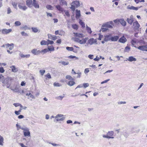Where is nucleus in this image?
I'll return each instance as SVG.
<instances>
[{
  "mask_svg": "<svg viewBox=\"0 0 147 147\" xmlns=\"http://www.w3.org/2000/svg\"><path fill=\"white\" fill-rule=\"evenodd\" d=\"M1 31L2 34H7L12 31L11 29H6L5 28L0 30V32Z\"/></svg>",
  "mask_w": 147,
  "mask_h": 147,
  "instance_id": "nucleus-5",
  "label": "nucleus"
},
{
  "mask_svg": "<svg viewBox=\"0 0 147 147\" xmlns=\"http://www.w3.org/2000/svg\"><path fill=\"white\" fill-rule=\"evenodd\" d=\"M48 49L49 51H54L55 50L53 46H49L48 47Z\"/></svg>",
  "mask_w": 147,
  "mask_h": 147,
  "instance_id": "nucleus-41",
  "label": "nucleus"
},
{
  "mask_svg": "<svg viewBox=\"0 0 147 147\" xmlns=\"http://www.w3.org/2000/svg\"><path fill=\"white\" fill-rule=\"evenodd\" d=\"M64 97V95H63L62 96H57L56 98H57V99L59 100H62V99Z\"/></svg>",
  "mask_w": 147,
  "mask_h": 147,
  "instance_id": "nucleus-48",
  "label": "nucleus"
},
{
  "mask_svg": "<svg viewBox=\"0 0 147 147\" xmlns=\"http://www.w3.org/2000/svg\"><path fill=\"white\" fill-rule=\"evenodd\" d=\"M40 45H48L47 41H46L45 40H42L40 42Z\"/></svg>",
  "mask_w": 147,
  "mask_h": 147,
  "instance_id": "nucleus-39",
  "label": "nucleus"
},
{
  "mask_svg": "<svg viewBox=\"0 0 147 147\" xmlns=\"http://www.w3.org/2000/svg\"><path fill=\"white\" fill-rule=\"evenodd\" d=\"M16 126L17 127V130H19L20 129H21V128H22L23 127H21L20 125L18 124V123L16 124Z\"/></svg>",
  "mask_w": 147,
  "mask_h": 147,
  "instance_id": "nucleus-49",
  "label": "nucleus"
},
{
  "mask_svg": "<svg viewBox=\"0 0 147 147\" xmlns=\"http://www.w3.org/2000/svg\"><path fill=\"white\" fill-rule=\"evenodd\" d=\"M80 11L78 9L76 10V18L77 19H79L80 16Z\"/></svg>",
  "mask_w": 147,
  "mask_h": 147,
  "instance_id": "nucleus-21",
  "label": "nucleus"
},
{
  "mask_svg": "<svg viewBox=\"0 0 147 147\" xmlns=\"http://www.w3.org/2000/svg\"><path fill=\"white\" fill-rule=\"evenodd\" d=\"M29 92V90H28V89H25L22 91L21 94H26L27 93Z\"/></svg>",
  "mask_w": 147,
  "mask_h": 147,
  "instance_id": "nucleus-35",
  "label": "nucleus"
},
{
  "mask_svg": "<svg viewBox=\"0 0 147 147\" xmlns=\"http://www.w3.org/2000/svg\"><path fill=\"white\" fill-rule=\"evenodd\" d=\"M65 78L70 81L74 80V78L71 76L69 75L66 76H65Z\"/></svg>",
  "mask_w": 147,
  "mask_h": 147,
  "instance_id": "nucleus-40",
  "label": "nucleus"
},
{
  "mask_svg": "<svg viewBox=\"0 0 147 147\" xmlns=\"http://www.w3.org/2000/svg\"><path fill=\"white\" fill-rule=\"evenodd\" d=\"M120 19H116L114 20L113 22L115 23L119 24V22Z\"/></svg>",
  "mask_w": 147,
  "mask_h": 147,
  "instance_id": "nucleus-61",
  "label": "nucleus"
},
{
  "mask_svg": "<svg viewBox=\"0 0 147 147\" xmlns=\"http://www.w3.org/2000/svg\"><path fill=\"white\" fill-rule=\"evenodd\" d=\"M53 85L54 86L60 87L61 86V85L58 83H54L53 84Z\"/></svg>",
  "mask_w": 147,
  "mask_h": 147,
  "instance_id": "nucleus-55",
  "label": "nucleus"
},
{
  "mask_svg": "<svg viewBox=\"0 0 147 147\" xmlns=\"http://www.w3.org/2000/svg\"><path fill=\"white\" fill-rule=\"evenodd\" d=\"M59 62L61 63L62 65H68L69 63L68 62H65L63 61H61L60 62Z\"/></svg>",
  "mask_w": 147,
  "mask_h": 147,
  "instance_id": "nucleus-43",
  "label": "nucleus"
},
{
  "mask_svg": "<svg viewBox=\"0 0 147 147\" xmlns=\"http://www.w3.org/2000/svg\"><path fill=\"white\" fill-rule=\"evenodd\" d=\"M22 28L25 30L30 29V28L26 25L23 26Z\"/></svg>",
  "mask_w": 147,
  "mask_h": 147,
  "instance_id": "nucleus-57",
  "label": "nucleus"
},
{
  "mask_svg": "<svg viewBox=\"0 0 147 147\" xmlns=\"http://www.w3.org/2000/svg\"><path fill=\"white\" fill-rule=\"evenodd\" d=\"M134 20L133 16L132 15H131L130 16L129 18H127V22L130 25L132 24Z\"/></svg>",
  "mask_w": 147,
  "mask_h": 147,
  "instance_id": "nucleus-8",
  "label": "nucleus"
},
{
  "mask_svg": "<svg viewBox=\"0 0 147 147\" xmlns=\"http://www.w3.org/2000/svg\"><path fill=\"white\" fill-rule=\"evenodd\" d=\"M5 79L4 77L1 74H0V82H2L3 80Z\"/></svg>",
  "mask_w": 147,
  "mask_h": 147,
  "instance_id": "nucleus-50",
  "label": "nucleus"
},
{
  "mask_svg": "<svg viewBox=\"0 0 147 147\" xmlns=\"http://www.w3.org/2000/svg\"><path fill=\"white\" fill-rule=\"evenodd\" d=\"M137 48L140 50L146 51V50L147 49V44L144 45L140 46L137 47Z\"/></svg>",
  "mask_w": 147,
  "mask_h": 147,
  "instance_id": "nucleus-7",
  "label": "nucleus"
},
{
  "mask_svg": "<svg viewBox=\"0 0 147 147\" xmlns=\"http://www.w3.org/2000/svg\"><path fill=\"white\" fill-rule=\"evenodd\" d=\"M10 68L11 69L12 72H16L18 71V68L16 67L14 65H12L10 67Z\"/></svg>",
  "mask_w": 147,
  "mask_h": 147,
  "instance_id": "nucleus-16",
  "label": "nucleus"
},
{
  "mask_svg": "<svg viewBox=\"0 0 147 147\" xmlns=\"http://www.w3.org/2000/svg\"><path fill=\"white\" fill-rule=\"evenodd\" d=\"M41 53H45L48 51V50L47 49H44L40 51Z\"/></svg>",
  "mask_w": 147,
  "mask_h": 147,
  "instance_id": "nucleus-53",
  "label": "nucleus"
},
{
  "mask_svg": "<svg viewBox=\"0 0 147 147\" xmlns=\"http://www.w3.org/2000/svg\"><path fill=\"white\" fill-rule=\"evenodd\" d=\"M80 24L82 26L83 28L85 27V24L84 22H82V20H80L79 22Z\"/></svg>",
  "mask_w": 147,
  "mask_h": 147,
  "instance_id": "nucleus-38",
  "label": "nucleus"
},
{
  "mask_svg": "<svg viewBox=\"0 0 147 147\" xmlns=\"http://www.w3.org/2000/svg\"><path fill=\"white\" fill-rule=\"evenodd\" d=\"M60 4L61 5L63 6V5H65L67 6V4L66 1L65 0H59Z\"/></svg>",
  "mask_w": 147,
  "mask_h": 147,
  "instance_id": "nucleus-26",
  "label": "nucleus"
},
{
  "mask_svg": "<svg viewBox=\"0 0 147 147\" xmlns=\"http://www.w3.org/2000/svg\"><path fill=\"white\" fill-rule=\"evenodd\" d=\"M46 7L49 10H53V7L51 5H46Z\"/></svg>",
  "mask_w": 147,
  "mask_h": 147,
  "instance_id": "nucleus-42",
  "label": "nucleus"
},
{
  "mask_svg": "<svg viewBox=\"0 0 147 147\" xmlns=\"http://www.w3.org/2000/svg\"><path fill=\"white\" fill-rule=\"evenodd\" d=\"M114 133V132L112 131H109L107 133V135H103L102 137L104 138L107 139H113L114 138V137L113 136Z\"/></svg>",
  "mask_w": 147,
  "mask_h": 147,
  "instance_id": "nucleus-3",
  "label": "nucleus"
},
{
  "mask_svg": "<svg viewBox=\"0 0 147 147\" xmlns=\"http://www.w3.org/2000/svg\"><path fill=\"white\" fill-rule=\"evenodd\" d=\"M71 4L74 5H75L76 6V7H78L79 6H80V2L78 1H73L72 3Z\"/></svg>",
  "mask_w": 147,
  "mask_h": 147,
  "instance_id": "nucleus-23",
  "label": "nucleus"
},
{
  "mask_svg": "<svg viewBox=\"0 0 147 147\" xmlns=\"http://www.w3.org/2000/svg\"><path fill=\"white\" fill-rule=\"evenodd\" d=\"M101 56H100V57H98L97 56L94 59V60L95 61H98L100 59H101Z\"/></svg>",
  "mask_w": 147,
  "mask_h": 147,
  "instance_id": "nucleus-54",
  "label": "nucleus"
},
{
  "mask_svg": "<svg viewBox=\"0 0 147 147\" xmlns=\"http://www.w3.org/2000/svg\"><path fill=\"white\" fill-rule=\"evenodd\" d=\"M15 25L16 26H20L21 25V23L19 21H16L15 22Z\"/></svg>",
  "mask_w": 147,
  "mask_h": 147,
  "instance_id": "nucleus-46",
  "label": "nucleus"
},
{
  "mask_svg": "<svg viewBox=\"0 0 147 147\" xmlns=\"http://www.w3.org/2000/svg\"><path fill=\"white\" fill-rule=\"evenodd\" d=\"M66 49L67 50L69 51H73L74 52H75L74 51H73L74 48L73 47H66Z\"/></svg>",
  "mask_w": 147,
  "mask_h": 147,
  "instance_id": "nucleus-44",
  "label": "nucleus"
},
{
  "mask_svg": "<svg viewBox=\"0 0 147 147\" xmlns=\"http://www.w3.org/2000/svg\"><path fill=\"white\" fill-rule=\"evenodd\" d=\"M13 80V79L10 77H7L5 78L2 81V86L3 87L6 86L7 88H9Z\"/></svg>",
  "mask_w": 147,
  "mask_h": 147,
  "instance_id": "nucleus-1",
  "label": "nucleus"
},
{
  "mask_svg": "<svg viewBox=\"0 0 147 147\" xmlns=\"http://www.w3.org/2000/svg\"><path fill=\"white\" fill-rule=\"evenodd\" d=\"M120 23L123 26H125L126 25V22L123 19H120Z\"/></svg>",
  "mask_w": 147,
  "mask_h": 147,
  "instance_id": "nucleus-25",
  "label": "nucleus"
},
{
  "mask_svg": "<svg viewBox=\"0 0 147 147\" xmlns=\"http://www.w3.org/2000/svg\"><path fill=\"white\" fill-rule=\"evenodd\" d=\"M111 35L109 34L105 36L104 38V41L107 42L111 40Z\"/></svg>",
  "mask_w": 147,
  "mask_h": 147,
  "instance_id": "nucleus-14",
  "label": "nucleus"
},
{
  "mask_svg": "<svg viewBox=\"0 0 147 147\" xmlns=\"http://www.w3.org/2000/svg\"><path fill=\"white\" fill-rule=\"evenodd\" d=\"M6 48L7 49H9L10 50H12L14 48V45L13 43H11L9 44V43L5 44Z\"/></svg>",
  "mask_w": 147,
  "mask_h": 147,
  "instance_id": "nucleus-10",
  "label": "nucleus"
},
{
  "mask_svg": "<svg viewBox=\"0 0 147 147\" xmlns=\"http://www.w3.org/2000/svg\"><path fill=\"white\" fill-rule=\"evenodd\" d=\"M55 7L59 11H63V9L61 7L60 5H56Z\"/></svg>",
  "mask_w": 147,
  "mask_h": 147,
  "instance_id": "nucleus-36",
  "label": "nucleus"
},
{
  "mask_svg": "<svg viewBox=\"0 0 147 147\" xmlns=\"http://www.w3.org/2000/svg\"><path fill=\"white\" fill-rule=\"evenodd\" d=\"M23 132L24 133V136L25 137L26 136H30V132L29 131H23Z\"/></svg>",
  "mask_w": 147,
  "mask_h": 147,
  "instance_id": "nucleus-31",
  "label": "nucleus"
},
{
  "mask_svg": "<svg viewBox=\"0 0 147 147\" xmlns=\"http://www.w3.org/2000/svg\"><path fill=\"white\" fill-rule=\"evenodd\" d=\"M119 38V37L118 36H114L111 37V41L112 42L117 41Z\"/></svg>",
  "mask_w": 147,
  "mask_h": 147,
  "instance_id": "nucleus-17",
  "label": "nucleus"
},
{
  "mask_svg": "<svg viewBox=\"0 0 147 147\" xmlns=\"http://www.w3.org/2000/svg\"><path fill=\"white\" fill-rule=\"evenodd\" d=\"M82 85L83 86L84 88H86L89 86V84L88 83H84Z\"/></svg>",
  "mask_w": 147,
  "mask_h": 147,
  "instance_id": "nucleus-51",
  "label": "nucleus"
},
{
  "mask_svg": "<svg viewBox=\"0 0 147 147\" xmlns=\"http://www.w3.org/2000/svg\"><path fill=\"white\" fill-rule=\"evenodd\" d=\"M21 129L22 130H24V131H25L27 132V131H29V129L28 128L26 127H25V128L23 127L22 128H21Z\"/></svg>",
  "mask_w": 147,
  "mask_h": 147,
  "instance_id": "nucleus-64",
  "label": "nucleus"
},
{
  "mask_svg": "<svg viewBox=\"0 0 147 147\" xmlns=\"http://www.w3.org/2000/svg\"><path fill=\"white\" fill-rule=\"evenodd\" d=\"M137 42L136 40V39H134L131 40V44L135 48H137L136 46H134V45Z\"/></svg>",
  "mask_w": 147,
  "mask_h": 147,
  "instance_id": "nucleus-30",
  "label": "nucleus"
},
{
  "mask_svg": "<svg viewBox=\"0 0 147 147\" xmlns=\"http://www.w3.org/2000/svg\"><path fill=\"white\" fill-rule=\"evenodd\" d=\"M48 38L54 40H56L57 39V36H55L52 35L51 34H48Z\"/></svg>",
  "mask_w": 147,
  "mask_h": 147,
  "instance_id": "nucleus-19",
  "label": "nucleus"
},
{
  "mask_svg": "<svg viewBox=\"0 0 147 147\" xmlns=\"http://www.w3.org/2000/svg\"><path fill=\"white\" fill-rule=\"evenodd\" d=\"M26 96H28V98H30L34 99L35 98V97L34 96L32 95L30 92H29V93H27L26 94Z\"/></svg>",
  "mask_w": 147,
  "mask_h": 147,
  "instance_id": "nucleus-27",
  "label": "nucleus"
},
{
  "mask_svg": "<svg viewBox=\"0 0 147 147\" xmlns=\"http://www.w3.org/2000/svg\"><path fill=\"white\" fill-rule=\"evenodd\" d=\"M31 52L34 55H38L41 53L40 50H38L37 49H33L31 50Z\"/></svg>",
  "mask_w": 147,
  "mask_h": 147,
  "instance_id": "nucleus-9",
  "label": "nucleus"
},
{
  "mask_svg": "<svg viewBox=\"0 0 147 147\" xmlns=\"http://www.w3.org/2000/svg\"><path fill=\"white\" fill-rule=\"evenodd\" d=\"M102 26L103 27H105L107 28H113L112 26L110 25L108 23V22H107L105 24H103Z\"/></svg>",
  "mask_w": 147,
  "mask_h": 147,
  "instance_id": "nucleus-18",
  "label": "nucleus"
},
{
  "mask_svg": "<svg viewBox=\"0 0 147 147\" xmlns=\"http://www.w3.org/2000/svg\"><path fill=\"white\" fill-rule=\"evenodd\" d=\"M18 7L20 9H22L24 11L26 10L27 9V7L25 5V4L24 2L20 3L18 4Z\"/></svg>",
  "mask_w": 147,
  "mask_h": 147,
  "instance_id": "nucleus-6",
  "label": "nucleus"
},
{
  "mask_svg": "<svg viewBox=\"0 0 147 147\" xmlns=\"http://www.w3.org/2000/svg\"><path fill=\"white\" fill-rule=\"evenodd\" d=\"M123 134L125 137H127L128 136L127 132L125 131H123Z\"/></svg>",
  "mask_w": 147,
  "mask_h": 147,
  "instance_id": "nucleus-56",
  "label": "nucleus"
},
{
  "mask_svg": "<svg viewBox=\"0 0 147 147\" xmlns=\"http://www.w3.org/2000/svg\"><path fill=\"white\" fill-rule=\"evenodd\" d=\"M75 84V82L73 80L70 81L67 83V85L70 86H73Z\"/></svg>",
  "mask_w": 147,
  "mask_h": 147,
  "instance_id": "nucleus-33",
  "label": "nucleus"
},
{
  "mask_svg": "<svg viewBox=\"0 0 147 147\" xmlns=\"http://www.w3.org/2000/svg\"><path fill=\"white\" fill-rule=\"evenodd\" d=\"M3 138L0 135V145L3 146L4 143Z\"/></svg>",
  "mask_w": 147,
  "mask_h": 147,
  "instance_id": "nucleus-34",
  "label": "nucleus"
},
{
  "mask_svg": "<svg viewBox=\"0 0 147 147\" xmlns=\"http://www.w3.org/2000/svg\"><path fill=\"white\" fill-rule=\"evenodd\" d=\"M73 4H72L71 5L70 8L73 10V11H74L75 9V5H73Z\"/></svg>",
  "mask_w": 147,
  "mask_h": 147,
  "instance_id": "nucleus-60",
  "label": "nucleus"
},
{
  "mask_svg": "<svg viewBox=\"0 0 147 147\" xmlns=\"http://www.w3.org/2000/svg\"><path fill=\"white\" fill-rule=\"evenodd\" d=\"M130 48L129 47H128L127 46L126 47L124 51L125 52H128L130 50Z\"/></svg>",
  "mask_w": 147,
  "mask_h": 147,
  "instance_id": "nucleus-59",
  "label": "nucleus"
},
{
  "mask_svg": "<svg viewBox=\"0 0 147 147\" xmlns=\"http://www.w3.org/2000/svg\"><path fill=\"white\" fill-rule=\"evenodd\" d=\"M86 30L89 34H91L92 33V31L91 28L87 25L86 26Z\"/></svg>",
  "mask_w": 147,
  "mask_h": 147,
  "instance_id": "nucleus-37",
  "label": "nucleus"
},
{
  "mask_svg": "<svg viewBox=\"0 0 147 147\" xmlns=\"http://www.w3.org/2000/svg\"><path fill=\"white\" fill-rule=\"evenodd\" d=\"M32 3V0H27L26 1V4L29 7H31Z\"/></svg>",
  "mask_w": 147,
  "mask_h": 147,
  "instance_id": "nucleus-28",
  "label": "nucleus"
},
{
  "mask_svg": "<svg viewBox=\"0 0 147 147\" xmlns=\"http://www.w3.org/2000/svg\"><path fill=\"white\" fill-rule=\"evenodd\" d=\"M133 26L134 28L136 29L137 30L138 29L140 26L139 24L138 23V21H136L133 23Z\"/></svg>",
  "mask_w": 147,
  "mask_h": 147,
  "instance_id": "nucleus-15",
  "label": "nucleus"
},
{
  "mask_svg": "<svg viewBox=\"0 0 147 147\" xmlns=\"http://www.w3.org/2000/svg\"><path fill=\"white\" fill-rule=\"evenodd\" d=\"M127 9L130 10H137L138 9V7H135L132 6H130V5H129L127 7Z\"/></svg>",
  "mask_w": 147,
  "mask_h": 147,
  "instance_id": "nucleus-20",
  "label": "nucleus"
},
{
  "mask_svg": "<svg viewBox=\"0 0 147 147\" xmlns=\"http://www.w3.org/2000/svg\"><path fill=\"white\" fill-rule=\"evenodd\" d=\"M12 4L15 8L16 9H17V3H16L15 2H12Z\"/></svg>",
  "mask_w": 147,
  "mask_h": 147,
  "instance_id": "nucleus-45",
  "label": "nucleus"
},
{
  "mask_svg": "<svg viewBox=\"0 0 147 147\" xmlns=\"http://www.w3.org/2000/svg\"><path fill=\"white\" fill-rule=\"evenodd\" d=\"M74 36L76 37V38H82L84 36V34L82 33H74Z\"/></svg>",
  "mask_w": 147,
  "mask_h": 147,
  "instance_id": "nucleus-12",
  "label": "nucleus"
},
{
  "mask_svg": "<svg viewBox=\"0 0 147 147\" xmlns=\"http://www.w3.org/2000/svg\"><path fill=\"white\" fill-rule=\"evenodd\" d=\"M73 39L74 41L79 43L80 44H83L85 43L87 40V38H82L81 40L78 38H74Z\"/></svg>",
  "mask_w": 147,
  "mask_h": 147,
  "instance_id": "nucleus-2",
  "label": "nucleus"
},
{
  "mask_svg": "<svg viewBox=\"0 0 147 147\" xmlns=\"http://www.w3.org/2000/svg\"><path fill=\"white\" fill-rule=\"evenodd\" d=\"M47 41L48 42V45L49 44L52 45L54 43V42L53 41L50 40H48Z\"/></svg>",
  "mask_w": 147,
  "mask_h": 147,
  "instance_id": "nucleus-62",
  "label": "nucleus"
},
{
  "mask_svg": "<svg viewBox=\"0 0 147 147\" xmlns=\"http://www.w3.org/2000/svg\"><path fill=\"white\" fill-rule=\"evenodd\" d=\"M127 41L126 38L123 36L119 38V42H120L124 43L125 42Z\"/></svg>",
  "mask_w": 147,
  "mask_h": 147,
  "instance_id": "nucleus-13",
  "label": "nucleus"
},
{
  "mask_svg": "<svg viewBox=\"0 0 147 147\" xmlns=\"http://www.w3.org/2000/svg\"><path fill=\"white\" fill-rule=\"evenodd\" d=\"M45 70H40L39 71V72L42 76H43L44 75V74L45 72Z\"/></svg>",
  "mask_w": 147,
  "mask_h": 147,
  "instance_id": "nucleus-58",
  "label": "nucleus"
},
{
  "mask_svg": "<svg viewBox=\"0 0 147 147\" xmlns=\"http://www.w3.org/2000/svg\"><path fill=\"white\" fill-rule=\"evenodd\" d=\"M72 27L73 29L77 30L78 28V26L76 24H73L72 25Z\"/></svg>",
  "mask_w": 147,
  "mask_h": 147,
  "instance_id": "nucleus-52",
  "label": "nucleus"
},
{
  "mask_svg": "<svg viewBox=\"0 0 147 147\" xmlns=\"http://www.w3.org/2000/svg\"><path fill=\"white\" fill-rule=\"evenodd\" d=\"M33 5L35 8H39V5L36 0H33Z\"/></svg>",
  "mask_w": 147,
  "mask_h": 147,
  "instance_id": "nucleus-24",
  "label": "nucleus"
},
{
  "mask_svg": "<svg viewBox=\"0 0 147 147\" xmlns=\"http://www.w3.org/2000/svg\"><path fill=\"white\" fill-rule=\"evenodd\" d=\"M21 33L23 36H28V34L25 33L24 31L22 32Z\"/></svg>",
  "mask_w": 147,
  "mask_h": 147,
  "instance_id": "nucleus-63",
  "label": "nucleus"
},
{
  "mask_svg": "<svg viewBox=\"0 0 147 147\" xmlns=\"http://www.w3.org/2000/svg\"><path fill=\"white\" fill-rule=\"evenodd\" d=\"M96 40L94 39L93 38L90 39L88 40V44L91 45L96 43Z\"/></svg>",
  "mask_w": 147,
  "mask_h": 147,
  "instance_id": "nucleus-11",
  "label": "nucleus"
},
{
  "mask_svg": "<svg viewBox=\"0 0 147 147\" xmlns=\"http://www.w3.org/2000/svg\"><path fill=\"white\" fill-rule=\"evenodd\" d=\"M31 29L32 31L34 33H36L40 31V30H39L37 27H32Z\"/></svg>",
  "mask_w": 147,
  "mask_h": 147,
  "instance_id": "nucleus-29",
  "label": "nucleus"
},
{
  "mask_svg": "<svg viewBox=\"0 0 147 147\" xmlns=\"http://www.w3.org/2000/svg\"><path fill=\"white\" fill-rule=\"evenodd\" d=\"M127 60L130 62H132L136 61V59L135 58L132 56H130L127 59Z\"/></svg>",
  "mask_w": 147,
  "mask_h": 147,
  "instance_id": "nucleus-22",
  "label": "nucleus"
},
{
  "mask_svg": "<svg viewBox=\"0 0 147 147\" xmlns=\"http://www.w3.org/2000/svg\"><path fill=\"white\" fill-rule=\"evenodd\" d=\"M64 115L61 114H58L55 116L56 120L57 121H62L64 120L65 117H63Z\"/></svg>",
  "mask_w": 147,
  "mask_h": 147,
  "instance_id": "nucleus-4",
  "label": "nucleus"
},
{
  "mask_svg": "<svg viewBox=\"0 0 147 147\" xmlns=\"http://www.w3.org/2000/svg\"><path fill=\"white\" fill-rule=\"evenodd\" d=\"M20 55L22 58H28L30 56V54L24 55L22 54H20Z\"/></svg>",
  "mask_w": 147,
  "mask_h": 147,
  "instance_id": "nucleus-32",
  "label": "nucleus"
},
{
  "mask_svg": "<svg viewBox=\"0 0 147 147\" xmlns=\"http://www.w3.org/2000/svg\"><path fill=\"white\" fill-rule=\"evenodd\" d=\"M65 34V32L64 31L61 30L59 31V35L61 36L64 35Z\"/></svg>",
  "mask_w": 147,
  "mask_h": 147,
  "instance_id": "nucleus-47",
  "label": "nucleus"
}]
</instances>
